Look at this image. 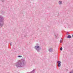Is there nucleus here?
Segmentation results:
<instances>
[{"label": "nucleus", "mask_w": 73, "mask_h": 73, "mask_svg": "<svg viewBox=\"0 0 73 73\" xmlns=\"http://www.w3.org/2000/svg\"><path fill=\"white\" fill-rule=\"evenodd\" d=\"M72 37H73V35H72Z\"/></svg>", "instance_id": "a211bd4d"}, {"label": "nucleus", "mask_w": 73, "mask_h": 73, "mask_svg": "<svg viewBox=\"0 0 73 73\" xmlns=\"http://www.w3.org/2000/svg\"><path fill=\"white\" fill-rule=\"evenodd\" d=\"M18 57H19V58L22 57V56H18Z\"/></svg>", "instance_id": "1a4fd4ad"}, {"label": "nucleus", "mask_w": 73, "mask_h": 73, "mask_svg": "<svg viewBox=\"0 0 73 73\" xmlns=\"http://www.w3.org/2000/svg\"><path fill=\"white\" fill-rule=\"evenodd\" d=\"M60 50H62V47H61L60 48Z\"/></svg>", "instance_id": "9b49d317"}, {"label": "nucleus", "mask_w": 73, "mask_h": 73, "mask_svg": "<svg viewBox=\"0 0 73 73\" xmlns=\"http://www.w3.org/2000/svg\"><path fill=\"white\" fill-rule=\"evenodd\" d=\"M70 73H73V71H72L71 72H70Z\"/></svg>", "instance_id": "ddd939ff"}, {"label": "nucleus", "mask_w": 73, "mask_h": 73, "mask_svg": "<svg viewBox=\"0 0 73 73\" xmlns=\"http://www.w3.org/2000/svg\"><path fill=\"white\" fill-rule=\"evenodd\" d=\"M49 51L50 52H52L53 51V49L52 48H50L49 49Z\"/></svg>", "instance_id": "39448f33"}, {"label": "nucleus", "mask_w": 73, "mask_h": 73, "mask_svg": "<svg viewBox=\"0 0 73 73\" xmlns=\"http://www.w3.org/2000/svg\"><path fill=\"white\" fill-rule=\"evenodd\" d=\"M10 45L11 46L12 45V42H11V43H10Z\"/></svg>", "instance_id": "f8f14e48"}, {"label": "nucleus", "mask_w": 73, "mask_h": 73, "mask_svg": "<svg viewBox=\"0 0 73 73\" xmlns=\"http://www.w3.org/2000/svg\"><path fill=\"white\" fill-rule=\"evenodd\" d=\"M36 45H37V46H38V44H36Z\"/></svg>", "instance_id": "dca6fc26"}, {"label": "nucleus", "mask_w": 73, "mask_h": 73, "mask_svg": "<svg viewBox=\"0 0 73 73\" xmlns=\"http://www.w3.org/2000/svg\"><path fill=\"white\" fill-rule=\"evenodd\" d=\"M59 4H60V5H61V4H62V1H60L59 2Z\"/></svg>", "instance_id": "0eeeda50"}, {"label": "nucleus", "mask_w": 73, "mask_h": 73, "mask_svg": "<svg viewBox=\"0 0 73 73\" xmlns=\"http://www.w3.org/2000/svg\"><path fill=\"white\" fill-rule=\"evenodd\" d=\"M55 37H57V35H55Z\"/></svg>", "instance_id": "2eb2a0df"}, {"label": "nucleus", "mask_w": 73, "mask_h": 73, "mask_svg": "<svg viewBox=\"0 0 73 73\" xmlns=\"http://www.w3.org/2000/svg\"><path fill=\"white\" fill-rule=\"evenodd\" d=\"M2 1V2H3L4 1Z\"/></svg>", "instance_id": "f3484780"}, {"label": "nucleus", "mask_w": 73, "mask_h": 73, "mask_svg": "<svg viewBox=\"0 0 73 73\" xmlns=\"http://www.w3.org/2000/svg\"><path fill=\"white\" fill-rule=\"evenodd\" d=\"M4 25V18L0 16V28H1Z\"/></svg>", "instance_id": "f03ea898"}, {"label": "nucleus", "mask_w": 73, "mask_h": 73, "mask_svg": "<svg viewBox=\"0 0 73 73\" xmlns=\"http://www.w3.org/2000/svg\"><path fill=\"white\" fill-rule=\"evenodd\" d=\"M24 62H25V60L23 59H21V60L18 62L17 63L15 64V65L17 68L19 67H23L24 65Z\"/></svg>", "instance_id": "f257e3e1"}, {"label": "nucleus", "mask_w": 73, "mask_h": 73, "mask_svg": "<svg viewBox=\"0 0 73 73\" xmlns=\"http://www.w3.org/2000/svg\"><path fill=\"white\" fill-rule=\"evenodd\" d=\"M62 38H61V39L60 40V43H62Z\"/></svg>", "instance_id": "6e6552de"}, {"label": "nucleus", "mask_w": 73, "mask_h": 73, "mask_svg": "<svg viewBox=\"0 0 73 73\" xmlns=\"http://www.w3.org/2000/svg\"><path fill=\"white\" fill-rule=\"evenodd\" d=\"M66 35H68V36L69 35V32H67V33H66Z\"/></svg>", "instance_id": "9d476101"}, {"label": "nucleus", "mask_w": 73, "mask_h": 73, "mask_svg": "<svg viewBox=\"0 0 73 73\" xmlns=\"http://www.w3.org/2000/svg\"><path fill=\"white\" fill-rule=\"evenodd\" d=\"M71 37H72V36L70 35H68L67 36V38H70Z\"/></svg>", "instance_id": "423d86ee"}, {"label": "nucleus", "mask_w": 73, "mask_h": 73, "mask_svg": "<svg viewBox=\"0 0 73 73\" xmlns=\"http://www.w3.org/2000/svg\"><path fill=\"white\" fill-rule=\"evenodd\" d=\"M57 63H58V67H60V66H61V61H60V60L58 61H57Z\"/></svg>", "instance_id": "20e7f679"}, {"label": "nucleus", "mask_w": 73, "mask_h": 73, "mask_svg": "<svg viewBox=\"0 0 73 73\" xmlns=\"http://www.w3.org/2000/svg\"><path fill=\"white\" fill-rule=\"evenodd\" d=\"M26 35H24V36H25V37H26Z\"/></svg>", "instance_id": "4468645a"}, {"label": "nucleus", "mask_w": 73, "mask_h": 73, "mask_svg": "<svg viewBox=\"0 0 73 73\" xmlns=\"http://www.w3.org/2000/svg\"><path fill=\"white\" fill-rule=\"evenodd\" d=\"M34 48L37 50L38 52H40V50L41 49L39 46H35L34 47Z\"/></svg>", "instance_id": "7ed1b4c3"}]
</instances>
